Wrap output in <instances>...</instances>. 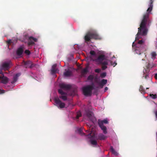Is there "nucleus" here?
Segmentation results:
<instances>
[{"label":"nucleus","instance_id":"obj_1","mask_svg":"<svg viewBox=\"0 0 157 157\" xmlns=\"http://www.w3.org/2000/svg\"><path fill=\"white\" fill-rule=\"evenodd\" d=\"M90 54L89 58L90 60L95 61L98 64H101L102 65H110L113 67L117 65V63L114 56L109 60L107 59L106 57L103 55H101L96 58V50L94 48L93 50H90Z\"/></svg>","mask_w":157,"mask_h":157},{"label":"nucleus","instance_id":"obj_2","mask_svg":"<svg viewBox=\"0 0 157 157\" xmlns=\"http://www.w3.org/2000/svg\"><path fill=\"white\" fill-rule=\"evenodd\" d=\"M11 63L10 60H7L3 62L0 65V82L3 84H6L8 81V79L4 76L2 70L5 71L8 70L10 67Z\"/></svg>","mask_w":157,"mask_h":157},{"label":"nucleus","instance_id":"obj_3","mask_svg":"<svg viewBox=\"0 0 157 157\" xmlns=\"http://www.w3.org/2000/svg\"><path fill=\"white\" fill-rule=\"evenodd\" d=\"M90 132L88 135H86V136L87 137L90 138V142L93 145L96 146L97 145V140H102L107 138L106 136L103 134L99 133L98 134L96 132H93L92 131Z\"/></svg>","mask_w":157,"mask_h":157},{"label":"nucleus","instance_id":"obj_4","mask_svg":"<svg viewBox=\"0 0 157 157\" xmlns=\"http://www.w3.org/2000/svg\"><path fill=\"white\" fill-rule=\"evenodd\" d=\"M91 38L95 39H99L96 32L95 30H91L87 33L84 37V39L85 42L89 46L90 45L93 47V44H90V40Z\"/></svg>","mask_w":157,"mask_h":157},{"label":"nucleus","instance_id":"obj_5","mask_svg":"<svg viewBox=\"0 0 157 157\" xmlns=\"http://www.w3.org/2000/svg\"><path fill=\"white\" fill-rule=\"evenodd\" d=\"M155 66V64L153 63H150L148 62L147 66H146V69L144 68L143 70V77L145 79H147L149 78L150 69Z\"/></svg>","mask_w":157,"mask_h":157},{"label":"nucleus","instance_id":"obj_6","mask_svg":"<svg viewBox=\"0 0 157 157\" xmlns=\"http://www.w3.org/2000/svg\"><path fill=\"white\" fill-rule=\"evenodd\" d=\"M108 123V121L107 118L103 120H98V124L101 129L103 131V133L104 134H106L107 133L106 127L104 126V124H107Z\"/></svg>","mask_w":157,"mask_h":157},{"label":"nucleus","instance_id":"obj_7","mask_svg":"<svg viewBox=\"0 0 157 157\" xmlns=\"http://www.w3.org/2000/svg\"><path fill=\"white\" fill-rule=\"evenodd\" d=\"M59 87L60 89L58 90L59 93L62 95H64L65 94V93L63 92V90H69L71 86L69 84H65L64 83H62L59 84Z\"/></svg>","mask_w":157,"mask_h":157},{"label":"nucleus","instance_id":"obj_8","mask_svg":"<svg viewBox=\"0 0 157 157\" xmlns=\"http://www.w3.org/2000/svg\"><path fill=\"white\" fill-rule=\"evenodd\" d=\"M93 89L92 86L88 85L82 87V90L83 94L86 96H90Z\"/></svg>","mask_w":157,"mask_h":157},{"label":"nucleus","instance_id":"obj_9","mask_svg":"<svg viewBox=\"0 0 157 157\" xmlns=\"http://www.w3.org/2000/svg\"><path fill=\"white\" fill-rule=\"evenodd\" d=\"M25 35L24 40L25 42L26 40H28V44L29 47L33 45L34 44V42H36L37 41L36 38L31 36H29L25 34Z\"/></svg>","mask_w":157,"mask_h":157},{"label":"nucleus","instance_id":"obj_10","mask_svg":"<svg viewBox=\"0 0 157 157\" xmlns=\"http://www.w3.org/2000/svg\"><path fill=\"white\" fill-rule=\"evenodd\" d=\"M21 74L18 73L14 75L13 77V81L11 82V86H5V88L8 90H10L13 88L14 86V83L17 81L18 77Z\"/></svg>","mask_w":157,"mask_h":157},{"label":"nucleus","instance_id":"obj_11","mask_svg":"<svg viewBox=\"0 0 157 157\" xmlns=\"http://www.w3.org/2000/svg\"><path fill=\"white\" fill-rule=\"evenodd\" d=\"M55 105L59 109H63L64 108L65 104L62 102L57 97H56L54 98Z\"/></svg>","mask_w":157,"mask_h":157},{"label":"nucleus","instance_id":"obj_12","mask_svg":"<svg viewBox=\"0 0 157 157\" xmlns=\"http://www.w3.org/2000/svg\"><path fill=\"white\" fill-rule=\"evenodd\" d=\"M55 105L59 109H63L64 108L65 104L62 102L57 97H56L54 98Z\"/></svg>","mask_w":157,"mask_h":157},{"label":"nucleus","instance_id":"obj_13","mask_svg":"<svg viewBox=\"0 0 157 157\" xmlns=\"http://www.w3.org/2000/svg\"><path fill=\"white\" fill-rule=\"evenodd\" d=\"M25 47L23 45H21L16 50V58H18L22 56Z\"/></svg>","mask_w":157,"mask_h":157},{"label":"nucleus","instance_id":"obj_14","mask_svg":"<svg viewBox=\"0 0 157 157\" xmlns=\"http://www.w3.org/2000/svg\"><path fill=\"white\" fill-rule=\"evenodd\" d=\"M56 66L57 64H54L52 66L51 70V73L52 75H53L54 77H56V74L59 71L58 69L56 68Z\"/></svg>","mask_w":157,"mask_h":157},{"label":"nucleus","instance_id":"obj_15","mask_svg":"<svg viewBox=\"0 0 157 157\" xmlns=\"http://www.w3.org/2000/svg\"><path fill=\"white\" fill-rule=\"evenodd\" d=\"M153 2V0H149L148 5L149 7L147 10V13L144 16H149V13L151 11L152 9L153 6L152 3Z\"/></svg>","mask_w":157,"mask_h":157},{"label":"nucleus","instance_id":"obj_16","mask_svg":"<svg viewBox=\"0 0 157 157\" xmlns=\"http://www.w3.org/2000/svg\"><path fill=\"white\" fill-rule=\"evenodd\" d=\"M88 72V69L87 67H86L85 68L83 69L81 71V75L83 76L84 77L87 74Z\"/></svg>","mask_w":157,"mask_h":157},{"label":"nucleus","instance_id":"obj_17","mask_svg":"<svg viewBox=\"0 0 157 157\" xmlns=\"http://www.w3.org/2000/svg\"><path fill=\"white\" fill-rule=\"evenodd\" d=\"M107 82L106 79H102L99 83V85L100 87L102 88L103 86L107 83Z\"/></svg>","mask_w":157,"mask_h":157},{"label":"nucleus","instance_id":"obj_18","mask_svg":"<svg viewBox=\"0 0 157 157\" xmlns=\"http://www.w3.org/2000/svg\"><path fill=\"white\" fill-rule=\"evenodd\" d=\"M71 71L70 70L66 71L64 73L63 75L65 77H68L71 75Z\"/></svg>","mask_w":157,"mask_h":157},{"label":"nucleus","instance_id":"obj_19","mask_svg":"<svg viewBox=\"0 0 157 157\" xmlns=\"http://www.w3.org/2000/svg\"><path fill=\"white\" fill-rule=\"evenodd\" d=\"M24 64L26 67H32V63L30 61H28L26 62H24Z\"/></svg>","mask_w":157,"mask_h":157},{"label":"nucleus","instance_id":"obj_20","mask_svg":"<svg viewBox=\"0 0 157 157\" xmlns=\"http://www.w3.org/2000/svg\"><path fill=\"white\" fill-rule=\"evenodd\" d=\"M83 129V128L82 127L81 128H77L76 131L78 133L81 134V135H82V134L84 135L85 134L84 133H82V132Z\"/></svg>","mask_w":157,"mask_h":157},{"label":"nucleus","instance_id":"obj_21","mask_svg":"<svg viewBox=\"0 0 157 157\" xmlns=\"http://www.w3.org/2000/svg\"><path fill=\"white\" fill-rule=\"evenodd\" d=\"M110 151L112 153L115 155H117L118 154V153L115 150L112 146H111L110 147Z\"/></svg>","mask_w":157,"mask_h":157},{"label":"nucleus","instance_id":"obj_22","mask_svg":"<svg viewBox=\"0 0 157 157\" xmlns=\"http://www.w3.org/2000/svg\"><path fill=\"white\" fill-rule=\"evenodd\" d=\"M156 55H157L156 54L155 52H152L151 53V58L153 59H155L156 58Z\"/></svg>","mask_w":157,"mask_h":157},{"label":"nucleus","instance_id":"obj_23","mask_svg":"<svg viewBox=\"0 0 157 157\" xmlns=\"http://www.w3.org/2000/svg\"><path fill=\"white\" fill-rule=\"evenodd\" d=\"M141 93L144 94L145 93V90L142 86H140L139 89Z\"/></svg>","mask_w":157,"mask_h":157},{"label":"nucleus","instance_id":"obj_24","mask_svg":"<svg viewBox=\"0 0 157 157\" xmlns=\"http://www.w3.org/2000/svg\"><path fill=\"white\" fill-rule=\"evenodd\" d=\"M150 96L153 99H155L157 97V96L156 94H150Z\"/></svg>","mask_w":157,"mask_h":157},{"label":"nucleus","instance_id":"obj_25","mask_svg":"<svg viewBox=\"0 0 157 157\" xmlns=\"http://www.w3.org/2000/svg\"><path fill=\"white\" fill-rule=\"evenodd\" d=\"M93 78H94L93 76L92 75H89L87 79L88 80H91L92 81L93 80Z\"/></svg>","mask_w":157,"mask_h":157},{"label":"nucleus","instance_id":"obj_26","mask_svg":"<svg viewBox=\"0 0 157 157\" xmlns=\"http://www.w3.org/2000/svg\"><path fill=\"white\" fill-rule=\"evenodd\" d=\"M59 98L65 101L67 99V97L65 95H62L59 97Z\"/></svg>","mask_w":157,"mask_h":157},{"label":"nucleus","instance_id":"obj_27","mask_svg":"<svg viewBox=\"0 0 157 157\" xmlns=\"http://www.w3.org/2000/svg\"><path fill=\"white\" fill-rule=\"evenodd\" d=\"M106 75L105 72L102 73L100 75V77L101 78H104L106 76Z\"/></svg>","mask_w":157,"mask_h":157},{"label":"nucleus","instance_id":"obj_28","mask_svg":"<svg viewBox=\"0 0 157 157\" xmlns=\"http://www.w3.org/2000/svg\"><path fill=\"white\" fill-rule=\"evenodd\" d=\"M96 73H99L101 71V69H100L98 68L95 69L94 71Z\"/></svg>","mask_w":157,"mask_h":157},{"label":"nucleus","instance_id":"obj_29","mask_svg":"<svg viewBox=\"0 0 157 157\" xmlns=\"http://www.w3.org/2000/svg\"><path fill=\"white\" fill-rule=\"evenodd\" d=\"M25 52L28 55H29L30 54V52L29 50H25Z\"/></svg>","mask_w":157,"mask_h":157},{"label":"nucleus","instance_id":"obj_30","mask_svg":"<svg viewBox=\"0 0 157 157\" xmlns=\"http://www.w3.org/2000/svg\"><path fill=\"white\" fill-rule=\"evenodd\" d=\"M12 43V40H10L7 41V44L8 45V47H9V45H10Z\"/></svg>","mask_w":157,"mask_h":157},{"label":"nucleus","instance_id":"obj_31","mask_svg":"<svg viewBox=\"0 0 157 157\" xmlns=\"http://www.w3.org/2000/svg\"><path fill=\"white\" fill-rule=\"evenodd\" d=\"M81 116V114L80 112H79L77 114L76 117L77 118H78L80 117Z\"/></svg>","mask_w":157,"mask_h":157},{"label":"nucleus","instance_id":"obj_32","mask_svg":"<svg viewBox=\"0 0 157 157\" xmlns=\"http://www.w3.org/2000/svg\"><path fill=\"white\" fill-rule=\"evenodd\" d=\"M106 65H103V66H102V68L103 70H104L107 68V67Z\"/></svg>","mask_w":157,"mask_h":157},{"label":"nucleus","instance_id":"obj_33","mask_svg":"<svg viewBox=\"0 0 157 157\" xmlns=\"http://www.w3.org/2000/svg\"><path fill=\"white\" fill-rule=\"evenodd\" d=\"M4 90H3L0 89V94H2L4 93Z\"/></svg>","mask_w":157,"mask_h":157},{"label":"nucleus","instance_id":"obj_34","mask_svg":"<svg viewBox=\"0 0 157 157\" xmlns=\"http://www.w3.org/2000/svg\"><path fill=\"white\" fill-rule=\"evenodd\" d=\"M154 113L155 114L156 119L157 120V110L154 111Z\"/></svg>","mask_w":157,"mask_h":157},{"label":"nucleus","instance_id":"obj_35","mask_svg":"<svg viewBox=\"0 0 157 157\" xmlns=\"http://www.w3.org/2000/svg\"><path fill=\"white\" fill-rule=\"evenodd\" d=\"M87 116L90 117V116H92V113H89L87 114Z\"/></svg>","mask_w":157,"mask_h":157},{"label":"nucleus","instance_id":"obj_36","mask_svg":"<svg viewBox=\"0 0 157 157\" xmlns=\"http://www.w3.org/2000/svg\"><path fill=\"white\" fill-rule=\"evenodd\" d=\"M155 79H157V73H156L155 74Z\"/></svg>","mask_w":157,"mask_h":157},{"label":"nucleus","instance_id":"obj_37","mask_svg":"<svg viewBox=\"0 0 157 157\" xmlns=\"http://www.w3.org/2000/svg\"><path fill=\"white\" fill-rule=\"evenodd\" d=\"M108 90V88L107 87H106L105 88V91Z\"/></svg>","mask_w":157,"mask_h":157},{"label":"nucleus","instance_id":"obj_38","mask_svg":"<svg viewBox=\"0 0 157 157\" xmlns=\"http://www.w3.org/2000/svg\"><path fill=\"white\" fill-rule=\"evenodd\" d=\"M142 54L144 57H146V55L145 54L142 53Z\"/></svg>","mask_w":157,"mask_h":157},{"label":"nucleus","instance_id":"obj_39","mask_svg":"<svg viewBox=\"0 0 157 157\" xmlns=\"http://www.w3.org/2000/svg\"><path fill=\"white\" fill-rule=\"evenodd\" d=\"M74 48L75 49V50H78V48H76V47H74Z\"/></svg>","mask_w":157,"mask_h":157}]
</instances>
